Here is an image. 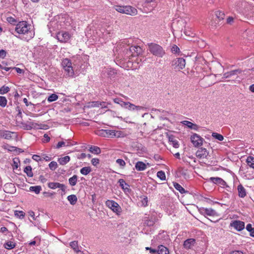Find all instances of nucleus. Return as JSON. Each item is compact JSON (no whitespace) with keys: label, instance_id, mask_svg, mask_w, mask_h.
Listing matches in <instances>:
<instances>
[{"label":"nucleus","instance_id":"nucleus-1","mask_svg":"<svg viewBox=\"0 0 254 254\" xmlns=\"http://www.w3.org/2000/svg\"><path fill=\"white\" fill-rule=\"evenodd\" d=\"M31 26L26 21L19 22L15 26V31L19 35H22V37L16 36L17 37L29 41L33 38L34 32L31 29Z\"/></svg>","mask_w":254,"mask_h":254},{"label":"nucleus","instance_id":"nucleus-2","mask_svg":"<svg viewBox=\"0 0 254 254\" xmlns=\"http://www.w3.org/2000/svg\"><path fill=\"white\" fill-rule=\"evenodd\" d=\"M115 103L119 104L121 106L124 107L125 109L129 110H150V109L147 106H135L134 104H131L128 102H125L122 99L120 98H116L114 99ZM151 111H159L158 110L154 109L152 108L151 109Z\"/></svg>","mask_w":254,"mask_h":254},{"label":"nucleus","instance_id":"nucleus-3","mask_svg":"<svg viewBox=\"0 0 254 254\" xmlns=\"http://www.w3.org/2000/svg\"><path fill=\"white\" fill-rule=\"evenodd\" d=\"M123 54L124 55V59L125 61L130 60V57L132 58L138 56L141 52L142 49L139 46H127L122 50Z\"/></svg>","mask_w":254,"mask_h":254},{"label":"nucleus","instance_id":"nucleus-4","mask_svg":"<svg viewBox=\"0 0 254 254\" xmlns=\"http://www.w3.org/2000/svg\"><path fill=\"white\" fill-rule=\"evenodd\" d=\"M114 8L120 13L128 15H135L137 12L135 8L130 5H115Z\"/></svg>","mask_w":254,"mask_h":254},{"label":"nucleus","instance_id":"nucleus-5","mask_svg":"<svg viewBox=\"0 0 254 254\" xmlns=\"http://www.w3.org/2000/svg\"><path fill=\"white\" fill-rule=\"evenodd\" d=\"M15 120L17 125L24 129L30 130L33 127V124L24 121L22 112H18L16 116Z\"/></svg>","mask_w":254,"mask_h":254},{"label":"nucleus","instance_id":"nucleus-6","mask_svg":"<svg viewBox=\"0 0 254 254\" xmlns=\"http://www.w3.org/2000/svg\"><path fill=\"white\" fill-rule=\"evenodd\" d=\"M149 50L154 56L162 58L165 54L163 48L158 44L150 43L148 45Z\"/></svg>","mask_w":254,"mask_h":254},{"label":"nucleus","instance_id":"nucleus-7","mask_svg":"<svg viewBox=\"0 0 254 254\" xmlns=\"http://www.w3.org/2000/svg\"><path fill=\"white\" fill-rule=\"evenodd\" d=\"M242 5L244 6V10L242 11L244 15L248 18L254 17V6L246 1H243Z\"/></svg>","mask_w":254,"mask_h":254},{"label":"nucleus","instance_id":"nucleus-8","mask_svg":"<svg viewBox=\"0 0 254 254\" xmlns=\"http://www.w3.org/2000/svg\"><path fill=\"white\" fill-rule=\"evenodd\" d=\"M62 28L70 25V18L66 14H61L55 16Z\"/></svg>","mask_w":254,"mask_h":254},{"label":"nucleus","instance_id":"nucleus-9","mask_svg":"<svg viewBox=\"0 0 254 254\" xmlns=\"http://www.w3.org/2000/svg\"><path fill=\"white\" fill-rule=\"evenodd\" d=\"M106 205L112 209V210L116 212L117 214H119L122 211V209L119 204L113 200H107L105 202Z\"/></svg>","mask_w":254,"mask_h":254},{"label":"nucleus","instance_id":"nucleus-10","mask_svg":"<svg viewBox=\"0 0 254 254\" xmlns=\"http://www.w3.org/2000/svg\"><path fill=\"white\" fill-rule=\"evenodd\" d=\"M199 211L201 214L204 216L206 215L213 217L219 216L218 213L215 210L211 208L201 207L199 209Z\"/></svg>","mask_w":254,"mask_h":254},{"label":"nucleus","instance_id":"nucleus-11","mask_svg":"<svg viewBox=\"0 0 254 254\" xmlns=\"http://www.w3.org/2000/svg\"><path fill=\"white\" fill-rule=\"evenodd\" d=\"M190 140L194 146L198 147L202 145L204 139L197 134L194 133L191 136Z\"/></svg>","mask_w":254,"mask_h":254},{"label":"nucleus","instance_id":"nucleus-12","mask_svg":"<svg viewBox=\"0 0 254 254\" xmlns=\"http://www.w3.org/2000/svg\"><path fill=\"white\" fill-rule=\"evenodd\" d=\"M87 107H99L100 109H104L107 108V109L105 110V111H111L110 109H108V104L105 102H99V101H93L91 102H89L88 103Z\"/></svg>","mask_w":254,"mask_h":254},{"label":"nucleus","instance_id":"nucleus-13","mask_svg":"<svg viewBox=\"0 0 254 254\" xmlns=\"http://www.w3.org/2000/svg\"><path fill=\"white\" fill-rule=\"evenodd\" d=\"M172 64L178 70L183 69L185 67L186 61L183 58H176L173 61Z\"/></svg>","mask_w":254,"mask_h":254},{"label":"nucleus","instance_id":"nucleus-14","mask_svg":"<svg viewBox=\"0 0 254 254\" xmlns=\"http://www.w3.org/2000/svg\"><path fill=\"white\" fill-rule=\"evenodd\" d=\"M57 39L61 42H67L70 39L69 34L67 32L60 31L56 35Z\"/></svg>","mask_w":254,"mask_h":254},{"label":"nucleus","instance_id":"nucleus-15","mask_svg":"<svg viewBox=\"0 0 254 254\" xmlns=\"http://www.w3.org/2000/svg\"><path fill=\"white\" fill-rule=\"evenodd\" d=\"M48 187L51 189L55 190L59 188L64 193L65 192L66 187L64 184H60L58 182H49L48 184Z\"/></svg>","mask_w":254,"mask_h":254},{"label":"nucleus","instance_id":"nucleus-16","mask_svg":"<svg viewBox=\"0 0 254 254\" xmlns=\"http://www.w3.org/2000/svg\"><path fill=\"white\" fill-rule=\"evenodd\" d=\"M48 26L51 32H52V30L56 31L62 29V27L59 25V23L58 20H57V18L55 16L54 19L49 23Z\"/></svg>","mask_w":254,"mask_h":254},{"label":"nucleus","instance_id":"nucleus-17","mask_svg":"<svg viewBox=\"0 0 254 254\" xmlns=\"http://www.w3.org/2000/svg\"><path fill=\"white\" fill-rule=\"evenodd\" d=\"M16 243L13 236L9 240L6 241L3 245L4 249L10 250L15 248Z\"/></svg>","mask_w":254,"mask_h":254},{"label":"nucleus","instance_id":"nucleus-18","mask_svg":"<svg viewBox=\"0 0 254 254\" xmlns=\"http://www.w3.org/2000/svg\"><path fill=\"white\" fill-rule=\"evenodd\" d=\"M230 226L233 227L237 231H241L245 228V223L240 220H235L231 223Z\"/></svg>","mask_w":254,"mask_h":254},{"label":"nucleus","instance_id":"nucleus-19","mask_svg":"<svg viewBox=\"0 0 254 254\" xmlns=\"http://www.w3.org/2000/svg\"><path fill=\"white\" fill-rule=\"evenodd\" d=\"M127 62L128 63V64H131L132 67L135 68L139 67L142 64V59L139 57L136 58L135 60L132 59L128 60Z\"/></svg>","mask_w":254,"mask_h":254},{"label":"nucleus","instance_id":"nucleus-20","mask_svg":"<svg viewBox=\"0 0 254 254\" xmlns=\"http://www.w3.org/2000/svg\"><path fill=\"white\" fill-rule=\"evenodd\" d=\"M246 162L248 166H249L251 168L254 169V157L249 156L247 157L246 160ZM248 175V174L246 175V176ZM249 176L248 177V179H252L254 178V171L252 172V174H249Z\"/></svg>","mask_w":254,"mask_h":254},{"label":"nucleus","instance_id":"nucleus-21","mask_svg":"<svg viewBox=\"0 0 254 254\" xmlns=\"http://www.w3.org/2000/svg\"><path fill=\"white\" fill-rule=\"evenodd\" d=\"M209 181L212 183L217 184L221 187H228L226 183L222 178L219 177H211L209 178Z\"/></svg>","mask_w":254,"mask_h":254},{"label":"nucleus","instance_id":"nucleus-22","mask_svg":"<svg viewBox=\"0 0 254 254\" xmlns=\"http://www.w3.org/2000/svg\"><path fill=\"white\" fill-rule=\"evenodd\" d=\"M13 136H16V133L8 130H0V137L6 139H11Z\"/></svg>","mask_w":254,"mask_h":254},{"label":"nucleus","instance_id":"nucleus-23","mask_svg":"<svg viewBox=\"0 0 254 254\" xmlns=\"http://www.w3.org/2000/svg\"><path fill=\"white\" fill-rule=\"evenodd\" d=\"M208 154V152L206 148H199L196 152V156L199 158H206Z\"/></svg>","mask_w":254,"mask_h":254},{"label":"nucleus","instance_id":"nucleus-24","mask_svg":"<svg viewBox=\"0 0 254 254\" xmlns=\"http://www.w3.org/2000/svg\"><path fill=\"white\" fill-rule=\"evenodd\" d=\"M70 248L74 251V253L78 254L81 252V249L82 248L78 244L77 241H72L69 243Z\"/></svg>","mask_w":254,"mask_h":254},{"label":"nucleus","instance_id":"nucleus-25","mask_svg":"<svg viewBox=\"0 0 254 254\" xmlns=\"http://www.w3.org/2000/svg\"><path fill=\"white\" fill-rule=\"evenodd\" d=\"M243 37L251 41L254 39V32L252 30H246L243 33Z\"/></svg>","mask_w":254,"mask_h":254},{"label":"nucleus","instance_id":"nucleus-26","mask_svg":"<svg viewBox=\"0 0 254 254\" xmlns=\"http://www.w3.org/2000/svg\"><path fill=\"white\" fill-rule=\"evenodd\" d=\"M155 218L153 216H146L143 219L144 224L147 226H152L155 223Z\"/></svg>","mask_w":254,"mask_h":254},{"label":"nucleus","instance_id":"nucleus-27","mask_svg":"<svg viewBox=\"0 0 254 254\" xmlns=\"http://www.w3.org/2000/svg\"><path fill=\"white\" fill-rule=\"evenodd\" d=\"M195 243L194 239H189L186 240L184 243V247L187 249H190L192 248Z\"/></svg>","mask_w":254,"mask_h":254},{"label":"nucleus","instance_id":"nucleus-28","mask_svg":"<svg viewBox=\"0 0 254 254\" xmlns=\"http://www.w3.org/2000/svg\"><path fill=\"white\" fill-rule=\"evenodd\" d=\"M169 142L175 148H178L179 147V144L178 140L175 138V136L173 135H168Z\"/></svg>","mask_w":254,"mask_h":254},{"label":"nucleus","instance_id":"nucleus-29","mask_svg":"<svg viewBox=\"0 0 254 254\" xmlns=\"http://www.w3.org/2000/svg\"><path fill=\"white\" fill-rule=\"evenodd\" d=\"M237 189L238 191V195L240 197L244 198L246 196V190L242 186V185L240 184L238 185Z\"/></svg>","mask_w":254,"mask_h":254},{"label":"nucleus","instance_id":"nucleus-30","mask_svg":"<svg viewBox=\"0 0 254 254\" xmlns=\"http://www.w3.org/2000/svg\"><path fill=\"white\" fill-rule=\"evenodd\" d=\"M135 168L138 171H144L146 169V165L142 161H138L135 165Z\"/></svg>","mask_w":254,"mask_h":254},{"label":"nucleus","instance_id":"nucleus-31","mask_svg":"<svg viewBox=\"0 0 254 254\" xmlns=\"http://www.w3.org/2000/svg\"><path fill=\"white\" fill-rule=\"evenodd\" d=\"M120 187L122 188L123 190H124L125 191L128 192L130 190L129 188V185L126 183L124 179H121L118 181Z\"/></svg>","mask_w":254,"mask_h":254},{"label":"nucleus","instance_id":"nucleus-32","mask_svg":"<svg viewBox=\"0 0 254 254\" xmlns=\"http://www.w3.org/2000/svg\"><path fill=\"white\" fill-rule=\"evenodd\" d=\"M157 250L158 254H169V253L168 249L163 245L159 246Z\"/></svg>","mask_w":254,"mask_h":254},{"label":"nucleus","instance_id":"nucleus-33","mask_svg":"<svg viewBox=\"0 0 254 254\" xmlns=\"http://www.w3.org/2000/svg\"><path fill=\"white\" fill-rule=\"evenodd\" d=\"M70 157L69 156H65L64 157H62L58 159V162L61 165H65L70 161Z\"/></svg>","mask_w":254,"mask_h":254},{"label":"nucleus","instance_id":"nucleus-34","mask_svg":"<svg viewBox=\"0 0 254 254\" xmlns=\"http://www.w3.org/2000/svg\"><path fill=\"white\" fill-rule=\"evenodd\" d=\"M182 123L187 126L189 128L194 129V130H197L198 128V127L196 124H193L190 122H189L188 121H184L182 122Z\"/></svg>","mask_w":254,"mask_h":254},{"label":"nucleus","instance_id":"nucleus-35","mask_svg":"<svg viewBox=\"0 0 254 254\" xmlns=\"http://www.w3.org/2000/svg\"><path fill=\"white\" fill-rule=\"evenodd\" d=\"M62 65L63 67V68L64 69L70 68V66L72 65V64L69 59L66 58L63 60Z\"/></svg>","mask_w":254,"mask_h":254},{"label":"nucleus","instance_id":"nucleus-36","mask_svg":"<svg viewBox=\"0 0 254 254\" xmlns=\"http://www.w3.org/2000/svg\"><path fill=\"white\" fill-rule=\"evenodd\" d=\"M107 131V137H114V136H120V133L119 131H116L114 130L106 129Z\"/></svg>","mask_w":254,"mask_h":254},{"label":"nucleus","instance_id":"nucleus-37","mask_svg":"<svg viewBox=\"0 0 254 254\" xmlns=\"http://www.w3.org/2000/svg\"><path fill=\"white\" fill-rule=\"evenodd\" d=\"M67 199L70 204L74 205L77 201V198L75 194H71L67 196Z\"/></svg>","mask_w":254,"mask_h":254},{"label":"nucleus","instance_id":"nucleus-38","mask_svg":"<svg viewBox=\"0 0 254 254\" xmlns=\"http://www.w3.org/2000/svg\"><path fill=\"white\" fill-rule=\"evenodd\" d=\"M65 72V76L70 77H73L74 76V71L72 65L70 66V68H64Z\"/></svg>","mask_w":254,"mask_h":254},{"label":"nucleus","instance_id":"nucleus-39","mask_svg":"<svg viewBox=\"0 0 254 254\" xmlns=\"http://www.w3.org/2000/svg\"><path fill=\"white\" fill-rule=\"evenodd\" d=\"M173 186L182 194L185 193L187 192L186 190L181 186V185L177 183H174Z\"/></svg>","mask_w":254,"mask_h":254},{"label":"nucleus","instance_id":"nucleus-40","mask_svg":"<svg viewBox=\"0 0 254 254\" xmlns=\"http://www.w3.org/2000/svg\"><path fill=\"white\" fill-rule=\"evenodd\" d=\"M91 172V169L90 167H84L82 168L80 172L83 175H87Z\"/></svg>","mask_w":254,"mask_h":254},{"label":"nucleus","instance_id":"nucleus-41","mask_svg":"<svg viewBox=\"0 0 254 254\" xmlns=\"http://www.w3.org/2000/svg\"><path fill=\"white\" fill-rule=\"evenodd\" d=\"M29 190L30 191H34L36 194H39L42 190V188L40 186H31Z\"/></svg>","mask_w":254,"mask_h":254},{"label":"nucleus","instance_id":"nucleus-42","mask_svg":"<svg viewBox=\"0 0 254 254\" xmlns=\"http://www.w3.org/2000/svg\"><path fill=\"white\" fill-rule=\"evenodd\" d=\"M89 151L91 152L96 154H98L101 152L100 148L99 147L96 146H91L89 148Z\"/></svg>","mask_w":254,"mask_h":254},{"label":"nucleus","instance_id":"nucleus-43","mask_svg":"<svg viewBox=\"0 0 254 254\" xmlns=\"http://www.w3.org/2000/svg\"><path fill=\"white\" fill-rule=\"evenodd\" d=\"M77 176L75 175H73L72 177L68 179L69 184L71 186H74L77 183Z\"/></svg>","mask_w":254,"mask_h":254},{"label":"nucleus","instance_id":"nucleus-44","mask_svg":"<svg viewBox=\"0 0 254 254\" xmlns=\"http://www.w3.org/2000/svg\"><path fill=\"white\" fill-rule=\"evenodd\" d=\"M24 172L29 177H32L33 175L32 171V168L30 166H26L24 168Z\"/></svg>","mask_w":254,"mask_h":254},{"label":"nucleus","instance_id":"nucleus-45","mask_svg":"<svg viewBox=\"0 0 254 254\" xmlns=\"http://www.w3.org/2000/svg\"><path fill=\"white\" fill-rule=\"evenodd\" d=\"M215 15L219 20H221L224 19L225 17V13L222 11L218 10L215 12Z\"/></svg>","mask_w":254,"mask_h":254},{"label":"nucleus","instance_id":"nucleus-46","mask_svg":"<svg viewBox=\"0 0 254 254\" xmlns=\"http://www.w3.org/2000/svg\"><path fill=\"white\" fill-rule=\"evenodd\" d=\"M71 144L69 142L60 141L58 143L56 146V148L59 149L63 146H68Z\"/></svg>","mask_w":254,"mask_h":254},{"label":"nucleus","instance_id":"nucleus-47","mask_svg":"<svg viewBox=\"0 0 254 254\" xmlns=\"http://www.w3.org/2000/svg\"><path fill=\"white\" fill-rule=\"evenodd\" d=\"M241 73H242V70L241 69H239L233 70L229 71V76L230 77H232L233 76H235V75L237 76L238 74H239Z\"/></svg>","mask_w":254,"mask_h":254},{"label":"nucleus","instance_id":"nucleus-48","mask_svg":"<svg viewBox=\"0 0 254 254\" xmlns=\"http://www.w3.org/2000/svg\"><path fill=\"white\" fill-rule=\"evenodd\" d=\"M58 99V96L56 94H52L49 96L47 100L49 102H54Z\"/></svg>","mask_w":254,"mask_h":254},{"label":"nucleus","instance_id":"nucleus-49","mask_svg":"<svg viewBox=\"0 0 254 254\" xmlns=\"http://www.w3.org/2000/svg\"><path fill=\"white\" fill-rule=\"evenodd\" d=\"M10 91V88L6 86L3 85L0 88V94H4Z\"/></svg>","mask_w":254,"mask_h":254},{"label":"nucleus","instance_id":"nucleus-50","mask_svg":"<svg viewBox=\"0 0 254 254\" xmlns=\"http://www.w3.org/2000/svg\"><path fill=\"white\" fill-rule=\"evenodd\" d=\"M14 215L17 217L22 219L25 216V213L22 211L15 210L14 211Z\"/></svg>","mask_w":254,"mask_h":254},{"label":"nucleus","instance_id":"nucleus-51","mask_svg":"<svg viewBox=\"0 0 254 254\" xmlns=\"http://www.w3.org/2000/svg\"><path fill=\"white\" fill-rule=\"evenodd\" d=\"M157 176L162 181L166 180V175L164 171H160L157 173Z\"/></svg>","mask_w":254,"mask_h":254},{"label":"nucleus","instance_id":"nucleus-52","mask_svg":"<svg viewBox=\"0 0 254 254\" xmlns=\"http://www.w3.org/2000/svg\"><path fill=\"white\" fill-rule=\"evenodd\" d=\"M19 160L18 158H14L13 159V165L12 167L13 169H17L19 167Z\"/></svg>","mask_w":254,"mask_h":254},{"label":"nucleus","instance_id":"nucleus-53","mask_svg":"<svg viewBox=\"0 0 254 254\" xmlns=\"http://www.w3.org/2000/svg\"><path fill=\"white\" fill-rule=\"evenodd\" d=\"M7 104V99L4 96H0V106L4 107Z\"/></svg>","mask_w":254,"mask_h":254},{"label":"nucleus","instance_id":"nucleus-54","mask_svg":"<svg viewBox=\"0 0 254 254\" xmlns=\"http://www.w3.org/2000/svg\"><path fill=\"white\" fill-rule=\"evenodd\" d=\"M49 168L52 170L54 171L55 170L57 167H58V164L55 161H52L50 162V163L49 164Z\"/></svg>","mask_w":254,"mask_h":254},{"label":"nucleus","instance_id":"nucleus-55","mask_svg":"<svg viewBox=\"0 0 254 254\" xmlns=\"http://www.w3.org/2000/svg\"><path fill=\"white\" fill-rule=\"evenodd\" d=\"M212 135L213 137L218 139L219 141H222L224 139L223 136L221 134L216 132L212 133Z\"/></svg>","mask_w":254,"mask_h":254},{"label":"nucleus","instance_id":"nucleus-56","mask_svg":"<svg viewBox=\"0 0 254 254\" xmlns=\"http://www.w3.org/2000/svg\"><path fill=\"white\" fill-rule=\"evenodd\" d=\"M0 232H1L2 233L4 234L5 235H6V233H8L9 234V235L10 236L12 237L13 236L12 233L11 232L8 231V229L5 227H1L0 228Z\"/></svg>","mask_w":254,"mask_h":254},{"label":"nucleus","instance_id":"nucleus-57","mask_svg":"<svg viewBox=\"0 0 254 254\" xmlns=\"http://www.w3.org/2000/svg\"><path fill=\"white\" fill-rule=\"evenodd\" d=\"M97 134L100 136L107 137V131L106 129H101L97 131Z\"/></svg>","mask_w":254,"mask_h":254},{"label":"nucleus","instance_id":"nucleus-58","mask_svg":"<svg viewBox=\"0 0 254 254\" xmlns=\"http://www.w3.org/2000/svg\"><path fill=\"white\" fill-rule=\"evenodd\" d=\"M116 163L122 167H124L126 166V162L122 159H118L116 160Z\"/></svg>","mask_w":254,"mask_h":254},{"label":"nucleus","instance_id":"nucleus-59","mask_svg":"<svg viewBox=\"0 0 254 254\" xmlns=\"http://www.w3.org/2000/svg\"><path fill=\"white\" fill-rule=\"evenodd\" d=\"M171 52L174 54H177L180 52V49L178 46L174 45L171 48Z\"/></svg>","mask_w":254,"mask_h":254},{"label":"nucleus","instance_id":"nucleus-60","mask_svg":"<svg viewBox=\"0 0 254 254\" xmlns=\"http://www.w3.org/2000/svg\"><path fill=\"white\" fill-rule=\"evenodd\" d=\"M184 33L186 35L191 37H193L195 35V34L193 32H192L191 31H189L187 30H185Z\"/></svg>","mask_w":254,"mask_h":254},{"label":"nucleus","instance_id":"nucleus-61","mask_svg":"<svg viewBox=\"0 0 254 254\" xmlns=\"http://www.w3.org/2000/svg\"><path fill=\"white\" fill-rule=\"evenodd\" d=\"M32 159L37 162H39V161H41L43 160L41 157H40V156H39L38 155H36V154L33 155Z\"/></svg>","mask_w":254,"mask_h":254},{"label":"nucleus","instance_id":"nucleus-62","mask_svg":"<svg viewBox=\"0 0 254 254\" xmlns=\"http://www.w3.org/2000/svg\"><path fill=\"white\" fill-rule=\"evenodd\" d=\"M91 163H92V164L93 166H96L99 163V159H98V158H93L91 160Z\"/></svg>","mask_w":254,"mask_h":254},{"label":"nucleus","instance_id":"nucleus-63","mask_svg":"<svg viewBox=\"0 0 254 254\" xmlns=\"http://www.w3.org/2000/svg\"><path fill=\"white\" fill-rule=\"evenodd\" d=\"M247 72L250 74V78L254 79V68L249 69Z\"/></svg>","mask_w":254,"mask_h":254},{"label":"nucleus","instance_id":"nucleus-64","mask_svg":"<svg viewBox=\"0 0 254 254\" xmlns=\"http://www.w3.org/2000/svg\"><path fill=\"white\" fill-rule=\"evenodd\" d=\"M108 73L110 76L112 77L115 75L116 72L114 69L110 68L108 69Z\"/></svg>","mask_w":254,"mask_h":254}]
</instances>
